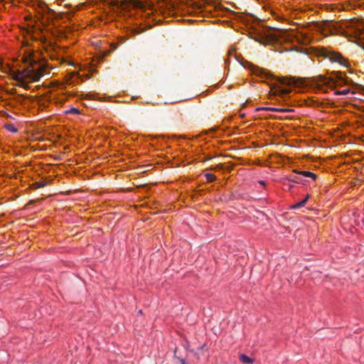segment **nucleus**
I'll use <instances>...</instances> for the list:
<instances>
[{
    "label": "nucleus",
    "instance_id": "1",
    "mask_svg": "<svg viewBox=\"0 0 364 364\" xmlns=\"http://www.w3.org/2000/svg\"><path fill=\"white\" fill-rule=\"evenodd\" d=\"M41 77L40 68L33 69L32 67H26L23 70H14L12 73L13 79L25 89L29 88L28 82H37Z\"/></svg>",
    "mask_w": 364,
    "mask_h": 364
},
{
    "label": "nucleus",
    "instance_id": "2",
    "mask_svg": "<svg viewBox=\"0 0 364 364\" xmlns=\"http://www.w3.org/2000/svg\"><path fill=\"white\" fill-rule=\"evenodd\" d=\"M316 55L328 58L331 62L338 63L346 66V60L339 53L328 50L327 48L320 47L316 48Z\"/></svg>",
    "mask_w": 364,
    "mask_h": 364
},
{
    "label": "nucleus",
    "instance_id": "3",
    "mask_svg": "<svg viewBox=\"0 0 364 364\" xmlns=\"http://www.w3.org/2000/svg\"><path fill=\"white\" fill-rule=\"evenodd\" d=\"M22 62L25 64H28L26 67H32L33 69L40 68L41 71V76L43 75L45 68L42 65H41L38 60L35 58L34 52L32 50L29 48L24 50Z\"/></svg>",
    "mask_w": 364,
    "mask_h": 364
},
{
    "label": "nucleus",
    "instance_id": "4",
    "mask_svg": "<svg viewBox=\"0 0 364 364\" xmlns=\"http://www.w3.org/2000/svg\"><path fill=\"white\" fill-rule=\"evenodd\" d=\"M119 2L117 0H114L111 4L114 6H119L122 9H129L130 7H133L140 10H145L146 8V3L142 1L141 0H122L119 5Z\"/></svg>",
    "mask_w": 364,
    "mask_h": 364
},
{
    "label": "nucleus",
    "instance_id": "5",
    "mask_svg": "<svg viewBox=\"0 0 364 364\" xmlns=\"http://www.w3.org/2000/svg\"><path fill=\"white\" fill-rule=\"evenodd\" d=\"M287 179L289 181H292L294 183H304V180L303 179L302 177L300 176V175H289L287 177Z\"/></svg>",
    "mask_w": 364,
    "mask_h": 364
},
{
    "label": "nucleus",
    "instance_id": "6",
    "mask_svg": "<svg viewBox=\"0 0 364 364\" xmlns=\"http://www.w3.org/2000/svg\"><path fill=\"white\" fill-rule=\"evenodd\" d=\"M290 92V90L288 89H278L274 92V95L277 96H279L282 98H285L287 95H289Z\"/></svg>",
    "mask_w": 364,
    "mask_h": 364
},
{
    "label": "nucleus",
    "instance_id": "7",
    "mask_svg": "<svg viewBox=\"0 0 364 364\" xmlns=\"http://www.w3.org/2000/svg\"><path fill=\"white\" fill-rule=\"evenodd\" d=\"M259 109L269 110L277 112H291L292 109H282V108H276V107H262Z\"/></svg>",
    "mask_w": 364,
    "mask_h": 364
},
{
    "label": "nucleus",
    "instance_id": "8",
    "mask_svg": "<svg viewBox=\"0 0 364 364\" xmlns=\"http://www.w3.org/2000/svg\"><path fill=\"white\" fill-rule=\"evenodd\" d=\"M240 360L245 364H251L253 363V359H252L251 358L248 357L245 354H241L240 355Z\"/></svg>",
    "mask_w": 364,
    "mask_h": 364
},
{
    "label": "nucleus",
    "instance_id": "9",
    "mask_svg": "<svg viewBox=\"0 0 364 364\" xmlns=\"http://www.w3.org/2000/svg\"><path fill=\"white\" fill-rule=\"evenodd\" d=\"M253 72L255 74L258 75H261V76L262 75H264V76L267 75V72L264 69L260 68L259 67L254 68Z\"/></svg>",
    "mask_w": 364,
    "mask_h": 364
},
{
    "label": "nucleus",
    "instance_id": "10",
    "mask_svg": "<svg viewBox=\"0 0 364 364\" xmlns=\"http://www.w3.org/2000/svg\"><path fill=\"white\" fill-rule=\"evenodd\" d=\"M48 184L46 181H36L33 184L34 188H40L45 187Z\"/></svg>",
    "mask_w": 364,
    "mask_h": 364
},
{
    "label": "nucleus",
    "instance_id": "11",
    "mask_svg": "<svg viewBox=\"0 0 364 364\" xmlns=\"http://www.w3.org/2000/svg\"><path fill=\"white\" fill-rule=\"evenodd\" d=\"M331 32L332 34L341 33L344 34V31L341 28H337L334 24H332V29H331Z\"/></svg>",
    "mask_w": 364,
    "mask_h": 364
},
{
    "label": "nucleus",
    "instance_id": "12",
    "mask_svg": "<svg viewBox=\"0 0 364 364\" xmlns=\"http://www.w3.org/2000/svg\"><path fill=\"white\" fill-rule=\"evenodd\" d=\"M293 172L294 173H296V174H298V175H300V176H305V177H309V174H310V173H311V171H298L296 169H294Z\"/></svg>",
    "mask_w": 364,
    "mask_h": 364
},
{
    "label": "nucleus",
    "instance_id": "13",
    "mask_svg": "<svg viewBox=\"0 0 364 364\" xmlns=\"http://www.w3.org/2000/svg\"><path fill=\"white\" fill-rule=\"evenodd\" d=\"M5 128L12 133H16L18 131V129L15 127V126L13 124H6Z\"/></svg>",
    "mask_w": 364,
    "mask_h": 364
},
{
    "label": "nucleus",
    "instance_id": "14",
    "mask_svg": "<svg viewBox=\"0 0 364 364\" xmlns=\"http://www.w3.org/2000/svg\"><path fill=\"white\" fill-rule=\"evenodd\" d=\"M205 176L207 181L209 182L214 181L216 179V176L214 174L210 173H205Z\"/></svg>",
    "mask_w": 364,
    "mask_h": 364
},
{
    "label": "nucleus",
    "instance_id": "15",
    "mask_svg": "<svg viewBox=\"0 0 364 364\" xmlns=\"http://www.w3.org/2000/svg\"><path fill=\"white\" fill-rule=\"evenodd\" d=\"M318 82H320L321 85H328V84L330 83L329 80L327 78L321 76L319 77Z\"/></svg>",
    "mask_w": 364,
    "mask_h": 364
},
{
    "label": "nucleus",
    "instance_id": "16",
    "mask_svg": "<svg viewBox=\"0 0 364 364\" xmlns=\"http://www.w3.org/2000/svg\"><path fill=\"white\" fill-rule=\"evenodd\" d=\"M205 4H212L213 5L215 8L218 6V4L217 2V0H203Z\"/></svg>",
    "mask_w": 364,
    "mask_h": 364
},
{
    "label": "nucleus",
    "instance_id": "17",
    "mask_svg": "<svg viewBox=\"0 0 364 364\" xmlns=\"http://www.w3.org/2000/svg\"><path fill=\"white\" fill-rule=\"evenodd\" d=\"M350 90L348 89H345L341 91H336V94L339 95H345L349 93Z\"/></svg>",
    "mask_w": 364,
    "mask_h": 364
},
{
    "label": "nucleus",
    "instance_id": "18",
    "mask_svg": "<svg viewBox=\"0 0 364 364\" xmlns=\"http://www.w3.org/2000/svg\"><path fill=\"white\" fill-rule=\"evenodd\" d=\"M193 9H201V5L197 2H193L191 4Z\"/></svg>",
    "mask_w": 364,
    "mask_h": 364
},
{
    "label": "nucleus",
    "instance_id": "19",
    "mask_svg": "<svg viewBox=\"0 0 364 364\" xmlns=\"http://www.w3.org/2000/svg\"><path fill=\"white\" fill-rule=\"evenodd\" d=\"M69 113H72V114H78L79 113V110L76 108H72L70 109V110L69 111Z\"/></svg>",
    "mask_w": 364,
    "mask_h": 364
},
{
    "label": "nucleus",
    "instance_id": "20",
    "mask_svg": "<svg viewBox=\"0 0 364 364\" xmlns=\"http://www.w3.org/2000/svg\"><path fill=\"white\" fill-rule=\"evenodd\" d=\"M309 178H311L312 179L316 180L317 176L314 173L311 172L310 174H309Z\"/></svg>",
    "mask_w": 364,
    "mask_h": 364
},
{
    "label": "nucleus",
    "instance_id": "21",
    "mask_svg": "<svg viewBox=\"0 0 364 364\" xmlns=\"http://www.w3.org/2000/svg\"><path fill=\"white\" fill-rule=\"evenodd\" d=\"M304 206L303 203H301V201L297 203L295 205L293 206L294 208H301Z\"/></svg>",
    "mask_w": 364,
    "mask_h": 364
},
{
    "label": "nucleus",
    "instance_id": "22",
    "mask_svg": "<svg viewBox=\"0 0 364 364\" xmlns=\"http://www.w3.org/2000/svg\"><path fill=\"white\" fill-rule=\"evenodd\" d=\"M177 359L178 360L180 364H187L184 359L179 358H177Z\"/></svg>",
    "mask_w": 364,
    "mask_h": 364
},
{
    "label": "nucleus",
    "instance_id": "23",
    "mask_svg": "<svg viewBox=\"0 0 364 364\" xmlns=\"http://www.w3.org/2000/svg\"><path fill=\"white\" fill-rule=\"evenodd\" d=\"M17 98H18V101L20 102L24 99V96L23 95H18Z\"/></svg>",
    "mask_w": 364,
    "mask_h": 364
},
{
    "label": "nucleus",
    "instance_id": "24",
    "mask_svg": "<svg viewBox=\"0 0 364 364\" xmlns=\"http://www.w3.org/2000/svg\"><path fill=\"white\" fill-rule=\"evenodd\" d=\"M220 168V165H217L215 166L210 168V169L212 170V171H215L216 169Z\"/></svg>",
    "mask_w": 364,
    "mask_h": 364
},
{
    "label": "nucleus",
    "instance_id": "25",
    "mask_svg": "<svg viewBox=\"0 0 364 364\" xmlns=\"http://www.w3.org/2000/svg\"><path fill=\"white\" fill-rule=\"evenodd\" d=\"M309 196H307L306 197V198H304V200H301V203H303V205H305V203H306L307 200L309 199Z\"/></svg>",
    "mask_w": 364,
    "mask_h": 364
},
{
    "label": "nucleus",
    "instance_id": "26",
    "mask_svg": "<svg viewBox=\"0 0 364 364\" xmlns=\"http://www.w3.org/2000/svg\"><path fill=\"white\" fill-rule=\"evenodd\" d=\"M309 196H307L306 197V198H304V200H301V203H303V205H305V203H306L307 200L309 199Z\"/></svg>",
    "mask_w": 364,
    "mask_h": 364
},
{
    "label": "nucleus",
    "instance_id": "27",
    "mask_svg": "<svg viewBox=\"0 0 364 364\" xmlns=\"http://www.w3.org/2000/svg\"><path fill=\"white\" fill-rule=\"evenodd\" d=\"M259 183H260L261 184H262V185H264V181H259Z\"/></svg>",
    "mask_w": 364,
    "mask_h": 364
},
{
    "label": "nucleus",
    "instance_id": "28",
    "mask_svg": "<svg viewBox=\"0 0 364 364\" xmlns=\"http://www.w3.org/2000/svg\"><path fill=\"white\" fill-rule=\"evenodd\" d=\"M362 222H363V223L364 225V218L362 219Z\"/></svg>",
    "mask_w": 364,
    "mask_h": 364
}]
</instances>
